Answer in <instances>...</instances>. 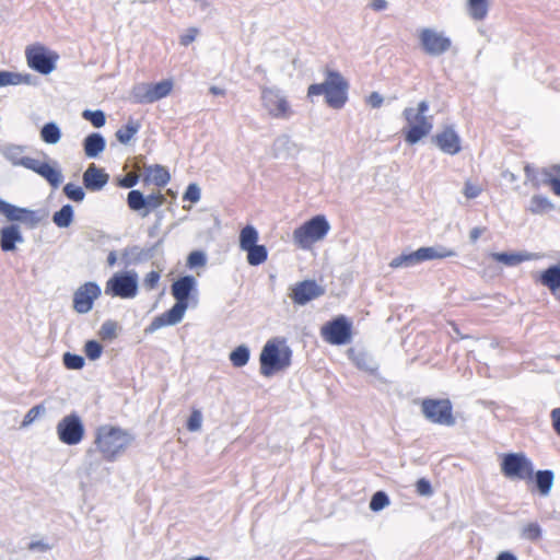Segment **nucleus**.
I'll return each instance as SVG.
<instances>
[{
    "instance_id": "14",
    "label": "nucleus",
    "mask_w": 560,
    "mask_h": 560,
    "mask_svg": "<svg viewBox=\"0 0 560 560\" xmlns=\"http://www.w3.org/2000/svg\"><path fill=\"white\" fill-rule=\"evenodd\" d=\"M58 439L67 445L79 444L84 436V424L75 412L63 417L57 424Z\"/></svg>"
},
{
    "instance_id": "38",
    "label": "nucleus",
    "mask_w": 560,
    "mask_h": 560,
    "mask_svg": "<svg viewBox=\"0 0 560 560\" xmlns=\"http://www.w3.org/2000/svg\"><path fill=\"white\" fill-rule=\"evenodd\" d=\"M249 357V348L245 345H241L230 353V361L232 362L233 366L242 368L248 363Z\"/></svg>"
},
{
    "instance_id": "63",
    "label": "nucleus",
    "mask_w": 560,
    "mask_h": 560,
    "mask_svg": "<svg viewBox=\"0 0 560 560\" xmlns=\"http://www.w3.org/2000/svg\"><path fill=\"white\" fill-rule=\"evenodd\" d=\"M13 74L16 77L14 79V82L11 83V85H19V84H31L33 77L31 74H21L13 72Z\"/></svg>"
},
{
    "instance_id": "12",
    "label": "nucleus",
    "mask_w": 560,
    "mask_h": 560,
    "mask_svg": "<svg viewBox=\"0 0 560 560\" xmlns=\"http://www.w3.org/2000/svg\"><path fill=\"white\" fill-rule=\"evenodd\" d=\"M105 293L121 299H132L138 293V275L136 271L115 273L105 285Z\"/></svg>"
},
{
    "instance_id": "57",
    "label": "nucleus",
    "mask_w": 560,
    "mask_h": 560,
    "mask_svg": "<svg viewBox=\"0 0 560 560\" xmlns=\"http://www.w3.org/2000/svg\"><path fill=\"white\" fill-rule=\"evenodd\" d=\"M481 192V189L479 186L477 185H474L469 182H467L465 184V187H464V195L466 198L468 199H474V198H477Z\"/></svg>"
},
{
    "instance_id": "32",
    "label": "nucleus",
    "mask_w": 560,
    "mask_h": 560,
    "mask_svg": "<svg viewBox=\"0 0 560 560\" xmlns=\"http://www.w3.org/2000/svg\"><path fill=\"white\" fill-rule=\"evenodd\" d=\"M489 11L488 0H467L468 15L475 21H482L487 18Z\"/></svg>"
},
{
    "instance_id": "45",
    "label": "nucleus",
    "mask_w": 560,
    "mask_h": 560,
    "mask_svg": "<svg viewBox=\"0 0 560 560\" xmlns=\"http://www.w3.org/2000/svg\"><path fill=\"white\" fill-rule=\"evenodd\" d=\"M63 194L74 202H81L85 198V191L81 186L68 183L63 187Z\"/></svg>"
},
{
    "instance_id": "62",
    "label": "nucleus",
    "mask_w": 560,
    "mask_h": 560,
    "mask_svg": "<svg viewBox=\"0 0 560 560\" xmlns=\"http://www.w3.org/2000/svg\"><path fill=\"white\" fill-rule=\"evenodd\" d=\"M550 417L552 421V428L555 432L560 436V407L551 410Z\"/></svg>"
},
{
    "instance_id": "33",
    "label": "nucleus",
    "mask_w": 560,
    "mask_h": 560,
    "mask_svg": "<svg viewBox=\"0 0 560 560\" xmlns=\"http://www.w3.org/2000/svg\"><path fill=\"white\" fill-rule=\"evenodd\" d=\"M173 81L171 79H165V80H162L161 82H158V83H151V93L152 94H149L150 95V100H153V103L161 100V98H164L166 97L173 90Z\"/></svg>"
},
{
    "instance_id": "29",
    "label": "nucleus",
    "mask_w": 560,
    "mask_h": 560,
    "mask_svg": "<svg viewBox=\"0 0 560 560\" xmlns=\"http://www.w3.org/2000/svg\"><path fill=\"white\" fill-rule=\"evenodd\" d=\"M535 476V483L536 487L540 493V495L546 497L550 493L553 481H555V474L550 469H544L538 470L534 474Z\"/></svg>"
},
{
    "instance_id": "41",
    "label": "nucleus",
    "mask_w": 560,
    "mask_h": 560,
    "mask_svg": "<svg viewBox=\"0 0 560 560\" xmlns=\"http://www.w3.org/2000/svg\"><path fill=\"white\" fill-rule=\"evenodd\" d=\"M542 537V528L537 522H530L521 529V538L528 541H538Z\"/></svg>"
},
{
    "instance_id": "2",
    "label": "nucleus",
    "mask_w": 560,
    "mask_h": 560,
    "mask_svg": "<svg viewBox=\"0 0 560 560\" xmlns=\"http://www.w3.org/2000/svg\"><path fill=\"white\" fill-rule=\"evenodd\" d=\"M324 82L314 83L308 86L307 97L324 94L326 104L329 107L340 109L348 101L349 83L337 70L326 68Z\"/></svg>"
},
{
    "instance_id": "42",
    "label": "nucleus",
    "mask_w": 560,
    "mask_h": 560,
    "mask_svg": "<svg viewBox=\"0 0 560 560\" xmlns=\"http://www.w3.org/2000/svg\"><path fill=\"white\" fill-rule=\"evenodd\" d=\"M82 117L90 121L95 128H101L106 124V115L101 109H84L82 112Z\"/></svg>"
},
{
    "instance_id": "58",
    "label": "nucleus",
    "mask_w": 560,
    "mask_h": 560,
    "mask_svg": "<svg viewBox=\"0 0 560 560\" xmlns=\"http://www.w3.org/2000/svg\"><path fill=\"white\" fill-rule=\"evenodd\" d=\"M198 34V30L195 27L188 28L187 32L180 36L179 43L183 46H188L191 44Z\"/></svg>"
},
{
    "instance_id": "48",
    "label": "nucleus",
    "mask_w": 560,
    "mask_h": 560,
    "mask_svg": "<svg viewBox=\"0 0 560 560\" xmlns=\"http://www.w3.org/2000/svg\"><path fill=\"white\" fill-rule=\"evenodd\" d=\"M147 209L142 213L143 217L148 215L152 210L160 208L166 201L162 194H151L147 196Z\"/></svg>"
},
{
    "instance_id": "55",
    "label": "nucleus",
    "mask_w": 560,
    "mask_h": 560,
    "mask_svg": "<svg viewBox=\"0 0 560 560\" xmlns=\"http://www.w3.org/2000/svg\"><path fill=\"white\" fill-rule=\"evenodd\" d=\"M524 172L526 175V179L529 180L534 187H539L540 182L538 175L540 172H537L530 164H526L524 167Z\"/></svg>"
},
{
    "instance_id": "21",
    "label": "nucleus",
    "mask_w": 560,
    "mask_h": 560,
    "mask_svg": "<svg viewBox=\"0 0 560 560\" xmlns=\"http://www.w3.org/2000/svg\"><path fill=\"white\" fill-rule=\"evenodd\" d=\"M433 143L443 152L455 155L460 152V138L453 126H446L432 138Z\"/></svg>"
},
{
    "instance_id": "15",
    "label": "nucleus",
    "mask_w": 560,
    "mask_h": 560,
    "mask_svg": "<svg viewBox=\"0 0 560 560\" xmlns=\"http://www.w3.org/2000/svg\"><path fill=\"white\" fill-rule=\"evenodd\" d=\"M352 324L345 316H338L322 327V337L330 345H346L351 339Z\"/></svg>"
},
{
    "instance_id": "18",
    "label": "nucleus",
    "mask_w": 560,
    "mask_h": 560,
    "mask_svg": "<svg viewBox=\"0 0 560 560\" xmlns=\"http://www.w3.org/2000/svg\"><path fill=\"white\" fill-rule=\"evenodd\" d=\"M102 293L101 287L93 281L80 285L73 294V308L80 314L90 312L94 300Z\"/></svg>"
},
{
    "instance_id": "5",
    "label": "nucleus",
    "mask_w": 560,
    "mask_h": 560,
    "mask_svg": "<svg viewBox=\"0 0 560 560\" xmlns=\"http://www.w3.org/2000/svg\"><path fill=\"white\" fill-rule=\"evenodd\" d=\"M292 350L288 346L281 349L275 341H267L264 346L260 355V374L264 376H271L275 373L282 371L291 364Z\"/></svg>"
},
{
    "instance_id": "25",
    "label": "nucleus",
    "mask_w": 560,
    "mask_h": 560,
    "mask_svg": "<svg viewBox=\"0 0 560 560\" xmlns=\"http://www.w3.org/2000/svg\"><path fill=\"white\" fill-rule=\"evenodd\" d=\"M491 257L505 266L514 267L520 265L523 261L528 260H535L540 258L539 254L536 253H527V252H520V253H492Z\"/></svg>"
},
{
    "instance_id": "28",
    "label": "nucleus",
    "mask_w": 560,
    "mask_h": 560,
    "mask_svg": "<svg viewBox=\"0 0 560 560\" xmlns=\"http://www.w3.org/2000/svg\"><path fill=\"white\" fill-rule=\"evenodd\" d=\"M144 172V180H150L158 187H164L171 179L170 172L166 170V167L160 164L145 166Z\"/></svg>"
},
{
    "instance_id": "60",
    "label": "nucleus",
    "mask_w": 560,
    "mask_h": 560,
    "mask_svg": "<svg viewBox=\"0 0 560 560\" xmlns=\"http://www.w3.org/2000/svg\"><path fill=\"white\" fill-rule=\"evenodd\" d=\"M16 77L11 71L1 70L0 71V88L11 85L14 82Z\"/></svg>"
},
{
    "instance_id": "35",
    "label": "nucleus",
    "mask_w": 560,
    "mask_h": 560,
    "mask_svg": "<svg viewBox=\"0 0 560 560\" xmlns=\"http://www.w3.org/2000/svg\"><path fill=\"white\" fill-rule=\"evenodd\" d=\"M553 203L542 195H534L529 202V211L535 214L546 213L553 209Z\"/></svg>"
},
{
    "instance_id": "37",
    "label": "nucleus",
    "mask_w": 560,
    "mask_h": 560,
    "mask_svg": "<svg viewBox=\"0 0 560 560\" xmlns=\"http://www.w3.org/2000/svg\"><path fill=\"white\" fill-rule=\"evenodd\" d=\"M245 252H247V262L250 266H259L268 258V250L265 245L257 244Z\"/></svg>"
},
{
    "instance_id": "24",
    "label": "nucleus",
    "mask_w": 560,
    "mask_h": 560,
    "mask_svg": "<svg viewBox=\"0 0 560 560\" xmlns=\"http://www.w3.org/2000/svg\"><path fill=\"white\" fill-rule=\"evenodd\" d=\"M24 237L18 224H10L0 230V247L2 252H13L18 243H23Z\"/></svg>"
},
{
    "instance_id": "47",
    "label": "nucleus",
    "mask_w": 560,
    "mask_h": 560,
    "mask_svg": "<svg viewBox=\"0 0 560 560\" xmlns=\"http://www.w3.org/2000/svg\"><path fill=\"white\" fill-rule=\"evenodd\" d=\"M100 336L103 340H113L117 337V323L114 320H106L102 324Z\"/></svg>"
},
{
    "instance_id": "8",
    "label": "nucleus",
    "mask_w": 560,
    "mask_h": 560,
    "mask_svg": "<svg viewBox=\"0 0 560 560\" xmlns=\"http://www.w3.org/2000/svg\"><path fill=\"white\" fill-rule=\"evenodd\" d=\"M456 256V252L445 246L420 247L415 252L402 253L395 257L390 262L392 268H406L418 265L420 262L433 259H442Z\"/></svg>"
},
{
    "instance_id": "6",
    "label": "nucleus",
    "mask_w": 560,
    "mask_h": 560,
    "mask_svg": "<svg viewBox=\"0 0 560 560\" xmlns=\"http://www.w3.org/2000/svg\"><path fill=\"white\" fill-rule=\"evenodd\" d=\"M428 109L429 103L427 101L419 102L417 109L412 107L404 109L402 116L410 125V128L405 132V140L409 144H416L431 132L433 125L425 117Z\"/></svg>"
},
{
    "instance_id": "52",
    "label": "nucleus",
    "mask_w": 560,
    "mask_h": 560,
    "mask_svg": "<svg viewBox=\"0 0 560 560\" xmlns=\"http://www.w3.org/2000/svg\"><path fill=\"white\" fill-rule=\"evenodd\" d=\"M201 412L199 410H194L187 420V429L191 432L198 431L201 428Z\"/></svg>"
},
{
    "instance_id": "39",
    "label": "nucleus",
    "mask_w": 560,
    "mask_h": 560,
    "mask_svg": "<svg viewBox=\"0 0 560 560\" xmlns=\"http://www.w3.org/2000/svg\"><path fill=\"white\" fill-rule=\"evenodd\" d=\"M149 94L151 93V83H141L136 86H133L131 95L133 98V102L137 104H152L153 100H150Z\"/></svg>"
},
{
    "instance_id": "51",
    "label": "nucleus",
    "mask_w": 560,
    "mask_h": 560,
    "mask_svg": "<svg viewBox=\"0 0 560 560\" xmlns=\"http://www.w3.org/2000/svg\"><path fill=\"white\" fill-rule=\"evenodd\" d=\"M200 187L196 183L189 184L186 188V191L184 192L183 199L196 203L200 200Z\"/></svg>"
},
{
    "instance_id": "9",
    "label": "nucleus",
    "mask_w": 560,
    "mask_h": 560,
    "mask_svg": "<svg viewBox=\"0 0 560 560\" xmlns=\"http://www.w3.org/2000/svg\"><path fill=\"white\" fill-rule=\"evenodd\" d=\"M421 412L434 424L453 427L456 423L453 405L448 398H424L421 401Z\"/></svg>"
},
{
    "instance_id": "20",
    "label": "nucleus",
    "mask_w": 560,
    "mask_h": 560,
    "mask_svg": "<svg viewBox=\"0 0 560 560\" xmlns=\"http://www.w3.org/2000/svg\"><path fill=\"white\" fill-rule=\"evenodd\" d=\"M164 240L160 238L150 247L141 248L138 245L128 246L121 254V260L125 267L130 265H138L152 259L155 256L158 248L163 244Z\"/></svg>"
},
{
    "instance_id": "10",
    "label": "nucleus",
    "mask_w": 560,
    "mask_h": 560,
    "mask_svg": "<svg viewBox=\"0 0 560 560\" xmlns=\"http://www.w3.org/2000/svg\"><path fill=\"white\" fill-rule=\"evenodd\" d=\"M501 472L511 480H532L534 465L524 453L504 454L500 463Z\"/></svg>"
},
{
    "instance_id": "44",
    "label": "nucleus",
    "mask_w": 560,
    "mask_h": 560,
    "mask_svg": "<svg viewBox=\"0 0 560 560\" xmlns=\"http://www.w3.org/2000/svg\"><path fill=\"white\" fill-rule=\"evenodd\" d=\"M62 362L69 370H81L85 364V360L82 355L71 352H66L63 354Z\"/></svg>"
},
{
    "instance_id": "49",
    "label": "nucleus",
    "mask_w": 560,
    "mask_h": 560,
    "mask_svg": "<svg viewBox=\"0 0 560 560\" xmlns=\"http://www.w3.org/2000/svg\"><path fill=\"white\" fill-rule=\"evenodd\" d=\"M84 352L90 360L94 361L102 355L103 347L95 340H89L85 342Z\"/></svg>"
},
{
    "instance_id": "27",
    "label": "nucleus",
    "mask_w": 560,
    "mask_h": 560,
    "mask_svg": "<svg viewBox=\"0 0 560 560\" xmlns=\"http://www.w3.org/2000/svg\"><path fill=\"white\" fill-rule=\"evenodd\" d=\"M106 147V140L100 132H92L83 140V150L88 158H97Z\"/></svg>"
},
{
    "instance_id": "16",
    "label": "nucleus",
    "mask_w": 560,
    "mask_h": 560,
    "mask_svg": "<svg viewBox=\"0 0 560 560\" xmlns=\"http://www.w3.org/2000/svg\"><path fill=\"white\" fill-rule=\"evenodd\" d=\"M419 40L422 50L432 57H438L450 50L452 40L432 28H422L419 33Z\"/></svg>"
},
{
    "instance_id": "7",
    "label": "nucleus",
    "mask_w": 560,
    "mask_h": 560,
    "mask_svg": "<svg viewBox=\"0 0 560 560\" xmlns=\"http://www.w3.org/2000/svg\"><path fill=\"white\" fill-rule=\"evenodd\" d=\"M330 230L325 215L318 214L294 230L293 241L302 249H308L315 242L323 240Z\"/></svg>"
},
{
    "instance_id": "13",
    "label": "nucleus",
    "mask_w": 560,
    "mask_h": 560,
    "mask_svg": "<svg viewBox=\"0 0 560 560\" xmlns=\"http://www.w3.org/2000/svg\"><path fill=\"white\" fill-rule=\"evenodd\" d=\"M262 106L273 118L287 119L292 115L291 106L281 90L264 88L261 90Z\"/></svg>"
},
{
    "instance_id": "53",
    "label": "nucleus",
    "mask_w": 560,
    "mask_h": 560,
    "mask_svg": "<svg viewBox=\"0 0 560 560\" xmlns=\"http://www.w3.org/2000/svg\"><path fill=\"white\" fill-rule=\"evenodd\" d=\"M553 172H560V165H552L551 167H546L540 171V185H548L549 179H555Z\"/></svg>"
},
{
    "instance_id": "30",
    "label": "nucleus",
    "mask_w": 560,
    "mask_h": 560,
    "mask_svg": "<svg viewBox=\"0 0 560 560\" xmlns=\"http://www.w3.org/2000/svg\"><path fill=\"white\" fill-rule=\"evenodd\" d=\"M140 128H141V124L138 120H136L133 118H129L127 124L124 125L122 127H120L116 131V133H115L116 139L120 143L127 144L138 133Z\"/></svg>"
},
{
    "instance_id": "61",
    "label": "nucleus",
    "mask_w": 560,
    "mask_h": 560,
    "mask_svg": "<svg viewBox=\"0 0 560 560\" xmlns=\"http://www.w3.org/2000/svg\"><path fill=\"white\" fill-rule=\"evenodd\" d=\"M384 102L383 96L378 92H372L368 97V103L373 108H380Z\"/></svg>"
},
{
    "instance_id": "31",
    "label": "nucleus",
    "mask_w": 560,
    "mask_h": 560,
    "mask_svg": "<svg viewBox=\"0 0 560 560\" xmlns=\"http://www.w3.org/2000/svg\"><path fill=\"white\" fill-rule=\"evenodd\" d=\"M74 218V209L70 203L63 205L52 214V222L60 229L69 228Z\"/></svg>"
},
{
    "instance_id": "46",
    "label": "nucleus",
    "mask_w": 560,
    "mask_h": 560,
    "mask_svg": "<svg viewBox=\"0 0 560 560\" xmlns=\"http://www.w3.org/2000/svg\"><path fill=\"white\" fill-rule=\"evenodd\" d=\"M45 411L46 409L43 404H38L32 407L24 416L21 427L26 428L31 425L40 415H44Z\"/></svg>"
},
{
    "instance_id": "56",
    "label": "nucleus",
    "mask_w": 560,
    "mask_h": 560,
    "mask_svg": "<svg viewBox=\"0 0 560 560\" xmlns=\"http://www.w3.org/2000/svg\"><path fill=\"white\" fill-rule=\"evenodd\" d=\"M159 280L160 273L158 271L152 270L149 273H147L143 283L147 289L153 290L158 285Z\"/></svg>"
},
{
    "instance_id": "34",
    "label": "nucleus",
    "mask_w": 560,
    "mask_h": 560,
    "mask_svg": "<svg viewBox=\"0 0 560 560\" xmlns=\"http://www.w3.org/2000/svg\"><path fill=\"white\" fill-rule=\"evenodd\" d=\"M40 138L48 144H56L61 138V130L56 122H47L40 129Z\"/></svg>"
},
{
    "instance_id": "43",
    "label": "nucleus",
    "mask_w": 560,
    "mask_h": 560,
    "mask_svg": "<svg viewBox=\"0 0 560 560\" xmlns=\"http://www.w3.org/2000/svg\"><path fill=\"white\" fill-rule=\"evenodd\" d=\"M389 505V497L385 491H376L370 501V510L373 512H380Z\"/></svg>"
},
{
    "instance_id": "36",
    "label": "nucleus",
    "mask_w": 560,
    "mask_h": 560,
    "mask_svg": "<svg viewBox=\"0 0 560 560\" xmlns=\"http://www.w3.org/2000/svg\"><path fill=\"white\" fill-rule=\"evenodd\" d=\"M258 232L253 225H246L240 233V247L246 250L249 247L257 245Z\"/></svg>"
},
{
    "instance_id": "11",
    "label": "nucleus",
    "mask_w": 560,
    "mask_h": 560,
    "mask_svg": "<svg viewBox=\"0 0 560 560\" xmlns=\"http://www.w3.org/2000/svg\"><path fill=\"white\" fill-rule=\"evenodd\" d=\"M25 57L27 65L36 72L47 75L56 69L59 55L48 49L42 44H35L26 47Z\"/></svg>"
},
{
    "instance_id": "22",
    "label": "nucleus",
    "mask_w": 560,
    "mask_h": 560,
    "mask_svg": "<svg viewBox=\"0 0 560 560\" xmlns=\"http://www.w3.org/2000/svg\"><path fill=\"white\" fill-rule=\"evenodd\" d=\"M82 180L88 190L100 191L107 185L109 175L103 168L92 163L83 173Z\"/></svg>"
},
{
    "instance_id": "1",
    "label": "nucleus",
    "mask_w": 560,
    "mask_h": 560,
    "mask_svg": "<svg viewBox=\"0 0 560 560\" xmlns=\"http://www.w3.org/2000/svg\"><path fill=\"white\" fill-rule=\"evenodd\" d=\"M171 293L176 300L175 304L168 311L155 316L145 327V334H153L162 327L180 323L187 308L198 304L197 281L192 276H183L175 280L171 285Z\"/></svg>"
},
{
    "instance_id": "59",
    "label": "nucleus",
    "mask_w": 560,
    "mask_h": 560,
    "mask_svg": "<svg viewBox=\"0 0 560 560\" xmlns=\"http://www.w3.org/2000/svg\"><path fill=\"white\" fill-rule=\"evenodd\" d=\"M139 177L135 174H128L119 180V185L124 188H131L137 185Z\"/></svg>"
},
{
    "instance_id": "50",
    "label": "nucleus",
    "mask_w": 560,
    "mask_h": 560,
    "mask_svg": "<svg viewBox=\"0 0 560 560\" xmlns=\"http://www.w3.org/2000/svg\"><path fill=\"white\" fill-rule=\"evenodd\" d=\"M207 262L206 254L201 250H194L188 255L187 266L189 268L202 267Z\"/></svg>"
},
{
    "instance_id": "23",
    "label": "nucleus",
    "mask_w": 560,
    "mask_h": 560,
    "mask_svg": "<svg viewBox=\"0 0 560 560\" xmlns=\"http://www.w3.org/2000/svg\"><path fill=\"white\" fill-rule=\"evenodd\" d=\"M536 281L549 289L550 293L560 301V264L551 265L542 270Z\"/></svg>"
},
{
    "instance_id": "64",
    "label": "nucleus",
    "mask_w": 560,
    "mask_h": 560,
    "mask_svg": "<svg viewBox=\"0 0 560 560\" xmlns=\"http://www.w3.org/2000/svg\"><path fill=\"white\" fill-rule=\"evenodd\" d=\"M30 550H39L47 551L50 549V546L42 540L31 541L28 545Z\"/></svg>"
},
{
    "instance_id": "3",
    "label": "nucleus",
    "mask_w": 560,
    "mask_h": 560,
    "mask_svg": "<svg viewBox=\"0 0 560 560\" xmlns=\"http://www.w3.org/2000/svg\"><path fill=\"white\" fill-rule=\"evenodd\" d=\"M24 150L25 148L23 145L9 144L3 149V155L13 165L23 166L33 171L45 178L51 187L58 188L63 180L61 171L47 162H40L34 158L24 156Z\"/></svg>"
},
{
    "instance_id": "54",
    "label": "nucleus",
    "mask_w": 560,
    "mask_h": 560,
    "mask_svg": "<svg viewBox=\"0 0 560 560\" xmlns=\"http://www.w3.org/2000/svg\"><path fill=\"white\" fill-rule=\"evenodd\" d=\"M416 490H417L418 494L423 495V497H430L433 493L432 486H431L430 481L425 478H420L416 482Z\"/></svg>"
},
{
    "instance_id": "19",
    "label": "nucleus",
    "mask_w": 560,
    "mask_h": 560,
    "mask_svg": "<svg viewBox=\"0 0 560 560\" xmlns=\"http://www.w3.org/2000/svg\"><path fill=\"white\" fill-rule=\"evenodd\" d=\"M325 294V289L315 280L298 282L290 294L291 300L298 305H305L310 301Z\"/></svg>"
},
{
    "instance_id": "17",
    "label": "nucleus",
    "mask_w": 560,
    "mask_h": 560,
    "mask_svg": "<svg viewBox=\"0 0 560 560\" xmlns=\"http://www.w3.org/2000/svg\"><path fill=\"white\" fill-rule=\"evenodd\" d=\"M0 213L10 221L24 223L30 229L36 228L43 219L38 211L21 208L2 199H0Z\"/></svg>"
},
{
    "instance_id": "26",
    "label": "nucleus",
    "mask_w": 560,
    "mask_h": 560,
    "mask_svg": "<svg viewBox=\"0 0 560 560\" xmlns=\"http://www.w3.org/2000/svg\"><path fill=\"white\" fill-rule=\"evenodd\" d=\"M350 359L359 370H362L371 375H374L378 370V363L370 353L363 350L355 351L351 349Z\"/></svg>"
},
{
    "instance_id": "4",
    "label": "nucleus",
    "mask_w": 560,
    "mask_h": 560,
    "mask_svg": "<svg viewBox=\"0 0 560 560\" xmlns=\"http://www.w3.org/2000/svg\"><path fill=\"white\" fill-rule=\"evenodd\" d=\"M133 436L118 427L101 425L96 430L95 445L107 462H114L131 444Z\"/></svg>"
},
{
    "instance_id": "40",
    "label": "nucleus",
    "mask_w": 560,
    "mask_h": 560,
    "mask_svg": "<svg viewBox=\"0 0 560 560\" xmlns=\"http://www.w3.org/2000/svg\"><path fill=\"white\" fill-rule=\"evenodd\" d=\"M147 196L138 189H132L127 195V205L132 211L147 209Z\"/></svg>"
}]
</instances>
